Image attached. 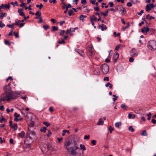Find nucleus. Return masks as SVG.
Returning <instances> with one entry per match:
<instances>
[{
    "label": "nucleus",
    "instance_id": "nucleus-1",
    "mask_svg": "<svg viewBox=\"0 0 156 156\" xmlns=\"http://www.w3.org/2000/svg\"><path fill=\"white\" fill-rule=\"evenodd\" d=\"M12 99H13L12 91L7 92L6 91L1 95L0 98V104H1L2 101H8Z\"/></svg>",
    "mask_w": 156,
    "mask_h": 156
},
{
    "label": "nucleus",
    "instance_id": "nucleus-2",
    "mask_svg": "<svg viewBox=\"0 0 156 156\" xmlns=\"http://www.w3.org/2000/svg\"><path fill=\"white\" fill-rule=\"evenodd\" d=\"M34 116V115L31 113H28L25 116L27 119V121L28 124H30L31 126H33L34 125V122L32 121V117Z\"/></svg>",
    "mask_w": 156,
    "mask_h": 156
},
{
    "label": "nucleus",
    "instance_id": "nucleus-3",
    "mask_svg": "<svg viewBox=\"0 0 156 156\" xmlns=\"http://www.w3.org/2000/svg\"><path fill=\"white\" fill-rule=\"evenodd\" d=\"M147 47L151 50H154L156 49V42L154 40L149 41L147 43Z\"/></svg>",
    "mask_w": 156,
    "mask_h": 156
},
{
    "label": "nucleus",
    "instance_id": "nucleus-4",
    "mask_svg": "<svg viewBox=\"0 0 156 156\" xmlns=\"http://www.w3.org/2000/svg\"><path fill=\"white\" fill-rule=\"evenodd\" d=\"M101 67L102 72L104 74H106L108 72L109 67L108 65L107 64H103L101 66Z\"/></svg>",
    "mask_w": 156,
    "mask_h": 156
},
{
    "label": "nucleus",
    "instance_id": "nucleus-5",
    "mask_svg": "<svg viewBox=\"0 0 156 156\" xmlns=\"http://www.w3.org/2000/svg\"><path fill=\"white\" fill-rule=\"evenodd\" d=\"M115 9L116 11H121L122 13L123 14H124L126 12V10L125 9L122 5H118L116 6L115 7Z\"/></svg>",
    "mask_w": 156,
    "mask_h": 156
},
{
    "label": "nucleus",
    "instance_id": "nucleus-6",
    "mask_svg": "<svg viewBox=\"0 0 156 156\" xmlns=\"http://www.w3.org/2000/svg\"><path fill=\"white\" fill-rule=\"evenodd\" d=\"M35 133L33 131H30L28 129V130L26 136L27 138L33 140L35 136Z\"/></svg>",
    "mask_w": 156,
    "mask_h": 156
},
{
    "label": "nucleus",
    "instance_id": "nucleus-7",
    "mask_svg": "<svg viewBox=\"0 0 156 156\" xmlns=\"http://www.w3.org/2000/svg\"><path fill=\"white\" fill-rule=\"evenodd\" d=\"M78 148V147L76 146H71L69 148V151L70 152V154L74 156H75L76 154V150Z\"/></svg>",
    "mask_w": 156,
    "mask_h": 156
},
{
    "label": "nucleus",
    "instance_id": "nucleus-8",
    "mask_svg": "<svg viewBox=\"0 0 156 156\" xmlns=\"http://www.w3.org/2000/svg\"><path fill=\"white\" fill-rule=\"evenodd\" d=\"M33 141V139L28 138L26 136V138L25 141V144L26 145H31Z\"/></svg>",
    "mask_w": 156,
    "mask_h": 156
},
{
    "label": "nucleus",
    "instance_id": "nucleus-9",
    "mask_svg": "<svg viewBox=\"0 0 156 156\" xmlns=\"http://www.w3.org/2000/svg\"><path fill=\"white\" fill-rule=\"evenodd\" d=\"M154 7L155 6L153 4H148L146 6V10L149 12L152 8Z\"/></svg>",
    "mask_w": 156,
    "mask_h": 156
},
{
    "label": "nucleus",
    "instance_id": "nucleus-10",
    "mask_svg": "<svg viewBox=\"0 0 156 156\" xmlns=\"http://www.w3.org/2000/svg\"><path fill=\"white\" fill-rule=\"evenodd\" d=\"M150 30L148 27H144L141 29V32L144 34H146Z\"/></svg>",
    "mask_w": 156,
    "mask_h": 156
},
{
    "label": "nucleus",
    "instance_id": "nucleus-11",
    "mask_svg": "<svg viewBox=\"0 0 156 156\" xmlns=\"http://www.w3.org/2000/svg\"><path fill=\"white\" fill-rule=\"evenodd\" d=\"M71 144V143L70 141H68L65 144L64 147L68 151H69V146Z\"/></svg>",
    "mask_w": 156,
    "mask_h": 156
},
{
    "label": "nucleus",
    "instance_id": "nucleus-12",
    "mask_svg": "<svg viewBox=\"0 0 156 156\" xmlns=\"http://www.w3.org/2000/svg\"><path fill=\"white\" fill-rule=\"evenodd\" d=\"M119 56V54L117 52H115V53L113 56V59L115 61V62H116L117 61V59L118 58Z\"/></svg>",
    "mask_w": 156,
    "mask_h": 156
},
{
    "label": "nucleus",
    "instance_id": "nucleus-13",
    "mask_svg": "<svg viewBox=\"0 0 156 156\" xmlns=\"http://www.w3.org/2000/svg\"><path fill=\"white\" fill-rule=\"evenodd\" d=\"M20 94V93L18 92H15L14 93L12 91V96L13 99H16L17 97H19Z\"/></svg>",
    "mask_w": 156,
    "mask_h": 156
},
{
    "label": "nucleus",
    "instance_id": "nucleus-14",
    "mask_svg": "<svg viewBox=\"0 0 156 156\" xmlns=\"http://www.w3.org/2000/svg\"><path fill=\"white\" fill-rule=\"evenodd\" d=\"M134 50H132L130 51V55L132 57H136L138 55V53L135 52Z\"/></svg>",
    "mask_w": 156,
    "mask_h": 156
},
{
    "label": "nucleus",
    "instance_id": "nucleus-15",
    "mask_svg": "<svg viewBox=\"0 0 156 156\" xmlns=\"http://www.w3.org/2000/svg\"><path fill=\"white\" fill-rule=\"evenodd\" d=\"M94 73L95 75H99L100 74V73L98 67L95 69L94 71Z\"/></svg>",
    "mask_w": 156,
    "mask_h": 156
},
{
    "label": "nucleus",
    "instance_id": "nucleus-16",
    "mask_svg": "<svg viewBox=\"0 0 156 156\" xmlns=\"http://www.w3.org/2000/svg\"><path fill=\"white\" fill-rule=\"evenodd\" d=\"M18 135L19 137L21 138H23L25 136V133L23 131H22L21 133H19Z\"/></svg>",
    "mask_w": 156,
    "mask_h": 156
},
{
    "label": "nucleus",
    "instance_id": "nucleus-17",
    "mask_svg": "<svg viewBox=\"0 0 156 156\" xmlns=\"http://www.w3.org/2000/svg\"><path fill=\"white\" fill-rule=\"evenodd\" d=\"M18 12L20 16H24L25 14L23 12V9H18Z\"/></svg>",
    "mask_w": 156,
    "mask_h": 156
},
{
    "label": "nucleus",
    "instance_id": "nucleus-18",
    "mask_svg": "<svg viewBox=\"0 0 156 156\" xmlns=\"http://www.w3.org/2000/svg\"><path fill=\"white\" fill-rule=\"evenodd\" d=\"M104 122L103 121L102 119L100 118L99 119L98 123L97 125H102L103 124Z\"/></svg>",
    "mask_w": 156,
    "mask_h": 156
},
{
    "label": "nucleus",
    "instance_id": "nucleus-19",
    "mask_svg": "<svg viewBox=\"0 0 156 156\" xmlns=\"http://www.w3.org/2000/svg\"><path fill=\"white\" fill-rule=\"evenodd\" d=\"M1 5L3 9L7 8L8 9H9L10 7L9 3L8 4H6L5 5H4V4H2Z\"/></svg>",
    "mask_w": 156,
    "mask_h": 156
},
{
    "label": "nucleus",
    "instance_id": "nucleus-20",
    "mask_svg": "<svg viewBox=\"0 0 156 156\" xmlns=\"http://www.w3.org/2000/svg\"><path fill=\"white\" fill-rule=\"evenodd\" d=\"M81 56H83L84 51L83 50H78L76 51Z\"/></svg>",
    "mask_w": 156,
    "mask_h": 156
},
{
    "label": "nucleus",
    "instance_id": "nucleus-21",
    "mask_svg": "<svg viewBox=\"0 0 156 156\" xmlns=\"http://www.w3.org/2000/svg\"><path fill=\"white\" fill-rule=\"evenodd\" d=\"M47 129H48L46 127L44 126L42 127V128L41 129L40 131L41 132H43V133H44L46 132V131L47 130Z\"/></svg>",
    "mask_w": 156,
    "mask_h": 156
},
{
    "label": "nucleus",
    "instance_id": "nucleus-22",
    "mask_svg": "<svg viewBox=\"0 0 156 156\" xmlns=\"http://www.w3.org/2000/svg\"><path fill=\"white\" fill-rule=\"evenodd\" d=\"M97 18L94 15L90 18V21H96L97 20Z\"/></svg>",
    "mask_w": 156,
    "mask_h": 156
},
{
    "label": "nucleus",
    "instance_id": "nucleus-23",
    "mask_svg": "<svg viewBox=\"0 0 156 156\" xmlns=\"http://www.w3.org/2000/svg\"><path fill=\"white\" fill-rule=\"evenodd\" d=\"M14 130H16L17 129L18 126L16 123L14 124L12 126V127H11Z\"/></svg>",
    "mask_w": 156,
    "mask_h": 156
},
{
    "label": "nucleus",
    "instance_id": "nucleus-24",
    "mask_svg": "<svg viewBox=\"0 0 156 156\" xmlns=\"http://www.w3.org/2000/svg\"><path fill=\"white\" fill-rule=\"evenodd\" d=\"M99 27H100L101 28V30L102 31H103L104 30H106L107 28L106 26L104 24H102L101 26H99Z\"/></svg>",
    "mask_w": 156,
    "mask_h": 156
},
{
    "label": "nucleus",
    "instance_id": "nucleus-25",
    "mask_svg": "<svg viewBox=\"0 0 156 156\" xmlns=\"http://www.w3.org/2000/svg\"><path fill=\"white\" fill-rule=\"evenodd\" d=\"M108 10H107L105 11V12H101V13L103 15V16L105 17L107 16L108 15Z\"/></svg>",
    "mask_w": 156,
    "mask_h": 156
},
{
    "label": "nucleus",
    "instance_id": "nucleus-26",
    "mask_svg": "<svg viewBox=\"0 0 156 156\" xmlns=\"http://www.w3.org/2000/svg\"><path fill=\"white\" fill-rule=\"evenodd\" d=\"M9 87H6V86H5L4 87V90H5V91H7V92H9L10 91H11V87H9V88H8Z\"/></svg>",
    "mask_w": 156,
    "mask_h": 156
},
{
    "label": "nucleus",
    "instance_id": "nucleus-27",
    "mask_svg": "<svg viewBox=\"0 0 156 156\" xmlns=\"http://www.w3.org/2000/svg\"><path fill=\"white\" fill-rule=\"evenodd\" d=\"M141 135L144 136H147V134L146 130H144L141 133Z\"/></svg>",
    "mask_w": 156,
    "mask_h": 156
},
{
    "label": "nucleus",
    "instance_id": "nucleus-28",
    "mask_svg": "<svg viewBox=\"0 0 156 156\" xmlns=\"http://www.w3.org/2000/svg\"><path fill=\"white\" fill-rule=\"evenodd\" d=\"M74 156H84V152L83 151L81 153H78L77 154L76 153V155Z\"/></svg>",
    "mask_w": 156,
    "mask_h": 156
},
{
    "label": "nucleus",
    "instance_id": "nucleus-29",
    "mask_svg": "<svg viewBox=\"0 0 156 156\" xmlns=\"http://www.w3.org/2000/svg\"><path fill=\"white\" fill-rule=\"evenodd\" d=\"M65 132H67L69 134V130L66 129H64L62 130V136H64L65 134Z\"/></svg>",
    "mask_w": 156,
    "mask_h": 156
},
{
    "label": "nucleus",
    "instance_id": "nucleus-30",
    "mask_svg": "<svg viewBox=\"0 0 156 156\" xmlns=\"http://www.w3.org/2000/svg\"><path fill=\"white\" fill-rule=\"evenodd\" d=\"M86 16H83V15H81L80 16V20H82L83 22V21L84 20V18L86 17Z\"/></svg>",
    "mask_w": 156,
    "mask_h": 156
},
{
    "label": "nucleus",
    "instance_id": "nucleus-31",
    "mask_svg": "<svg viewBox=\"0 0 156 156\" xmlns=\"http://www.w3.org/2000/svg\"><path fill=\"white\" fill-rule=\"evenodd\" d=\"M121 122H116L115 124V126L116 127L119 128L121 126Z\"/></svg>",
    "mask_w": 156,
    "mask_h": 156
},
{
    "label": "nucleus",
    "instance_id": "nucleus-32",
    "mask_svg": "<svg viewBox=\"0 0 156 156\" xmlns=\"http://www.w3.org/2000/svg\"><path fill=\"white\" fill-rule=\"evenodd\" d=\"M80 147L81 149H82L83 151H85L86 150V148L84 145L80 144Z\"/></svg>",
    "mask_w": 156,
    "mask_h": 156
},
{
    "label": "nucleus",
    "instance_id": "nucleus-33",
    "mask_svg": "<svg viewBox=\"0 0 156 156\" xmlns=\"http://www.w3.org/2000/svg\"><path fill=\"white\" fill-rule=\"evenodd\" d=\"M121 107L125 110L127 109V108H128V107L127 106L125 105L124 104H122L121 105Z\"/></svg>",
    "mask_w": 156,
    "mask_h": 156
},
{
    "label": "nucleus",
    "instance_id": "nucleus-34",
    "mask_svg": "<svg viewBox=\"0 0 156 156\" xmlns=\"http://www.w3.org/2000/svg\"><path fill=\"white\" fill-rule=\"evenodd\" d=\"M95 14L96 15H98V16L99 18L97 20L98 21H99L101 20V17L100 16L99 13H98V12H96V13H95Z\"/></svg>",
    "mask_w": 156,
    "mask_h": 156
},
{
    "label": "nucleus",
    "instance_id": "nucleus-35",
    "mask_svg": "<svg viewBox=\"0 0 156 156\" xmlns=\"http://www.w3.org/2000/svg\"><path fill=\"white\" fill-rule=\"evenodd\" d=\"M21 22V20H19L18 19H16L15 20V24L16 25H18L19 23Z\"/></svg>",
    "mask_w": 156,
    "mask_h": 156
},
{
    "label": "nucleus",
    "instance_id": "nucleus-36",
    "mask_svg": "<svg viewBox=\"0 0 156 156\" xmlns=\"http://www.w3.org/2000/svg\"><path fill=\"white\" fill-rule=\"evenodd\" d=\"M6 13H4L3 14L2 13V14L0 16V18L2 19H3L4 17L6 16Z\"/></svg>",
    "mask_w": 156,
    "mask_h": 156
},
{
    "label": "nucleus",
    "instance_id": "nucleus-37",
    "mask_svg": "<svg viewBox=\"0 0 156 156\" xmlns=\"http://www.w3.org/2000/svg\"><path fill=\"white\" fill-rule=\"evenodd\" d=\"M89 51L88 53L90 55H93V53L92 51V49L90 48L88 50Z\"/></svg>",
    "mask_w": 156,
    "mask_h": 156
},
{
    "label": "nucleus",
    "instance_id": "nucleus-38",
    "mask_svg": "<svg viewBox=\"0 0 156 156\" xmlns=\"http://www.w3.org/2000/svg\"><path fill=\"white\" fill-rule=\"evenodd\" d=\"M129 23H126V26H125V27H122V29L123 30H125L126 29L128 28L129 27Z\"/></svg>",
    "mask_w": 156,
    "mask_h": 156
},
{
    "label": "nucleus",
    "instance_id": "nucleus-39",
    "mask_svg": "<svg viewBox=\"0 0 156 156\" xmlns=\"http://www.w3.org/2000/svg\"><path fill=\"white\" fill-rule=\"evenodd\" d=\"M36 7H38L40 9H41L42 7H43V5L41 3L40 5H36Z\"/></svg>",
    "mask_w": 156,
    "mask_h": 156
},
{
    "label": "nucleus",
    "instance_id": "nucleus-40",
    "mask_svg": "<svg viewBox=\"0 0 156 156\" xmlns=\"http://www.w3.org/2000/svg\"><path fill=\"white\" fill-rule=\"evenodd\" d=\"M129 131H131L132 132H133L134 131V129L133 128L132 126H130L129 127Z\"/></svg>",
    "mask_w": 156,
    "mask_h": 156
},
{
    "label": "nucleus",
    "instance_id": "nucleus-41",
    "mask_svg": "<svg viewBox=\"0 0 156 156\" xmlns=\"http://www.w3.org/2000/svg\"><path fill=\"white\" fill-rule=\"evenodd\" d=\"M151 115V112H149V114H147V116L148 117L147 119L148 120H150Z\"/></svg>",
    "mask_w": 156,
    "mask_h": 156
},
{
    "label": "nucleus",
    "instance_id": "nucleus-42",
    "mask_svg": "<svg viewBox=\"0 0 156 156\" xmlns=\"http://www.w3.org/2000/svg\"><path fill=\"white\" fill-rule=\"evenodd\" d=\"M43 124L47 127H48L50 126V124L48 122H43Z\"/></svg>",
    "mask_w": 156,
    "mask_h": 156
},
{
    "label": "nucleus",
    "instance_id": "nucleus-43",
    "mask_svg": "<svg viewBox=\"0 0 156 156\" xmlns=\"http://www.w3.org/2000/svg\"><path fill=\"white\" fill-rule=\"evenodd\" d=\"M58 30V28L57 27L55 26H53L52 27V30L53 31H57Z\"/></svg>",
    "mask_w": 156,
    "mask_h": 156
},
{
    "label": "nucleus",
    "instance_id": "nucleus-44",
    "mask_svg": "<svg viewBox=\"0 0 156 156\" xmlns=\"http://www.w3.org/2000/svg\"><path fill=\"white\" fill-rule=\"evenodd\" d=\"M13 80L12 77L11 76L7 78L6 79V80L7 82H8V80Z\"/></svg>",
    "mask_w": 156,
    "mask_h": 156
},
{
    "label": "nucleus",
    "instance_id": "nucleus-45",
    "mask_svg": "<svg viewBox=\"0 0 156 156\" xmlns=\"http://www.w3.org/2000/svg\"><path fill=\"white\" fill-rule=\"evenodd\" d=\"M121 45L120 44H118L115 48V50L118 51V50L121 47Z\"/></svg>",
    "mask_w": 156,
    "mask_h": 156
},
{
    "label": "nucleus",
    "instance_id": "nucleus-46",
    "mask_svg": "<svg viewBox=\"0 0 156 156\" xmlns=\"http://www.w3.org/2000/svg\"><path fill=\"white\" fill-rule=\"evenodd\" d=\"M96 141L95 140H93L91 141V143L93 145H95L96 144Z\"/></svg>",
    "mask_w": 156,
    "mask_h": 156
},
{
    "label": "nucleus",
    "instance_id": "nucleus-47",
    "mask_svg": "<svg viewBox=\"0 0 156 156\" xmlns=\"http://www.w3.org/2000/svg\"><path fill=\"white\" fill-rule=\"evenodd\" d=\"M51 134H52V133H51L50 130H48V133L47 134V136L48 137H50V136H51Z\"/></svg>",
    "mask_w": 156,
    "mask_h": 156
},
{
    "label": "nucleus",
    "instance_id": "nucleus-48",
    "mask_svg": "<svg viewBox=\"0 0 156 156\" xmlns=\"http://www.w3.org/2000/svg\"><path fill=\"white\" fill-rule=\"evenodd\" d=\"M109 129L110 131V133H112V131L113 130V128L111 126H109Z\"/></svg>",
    "mask_w": 156,
    "mask_h": 156
},
{
    "label": "nucleus",
    "instance_id": "nucleus-49",
    "mask_svg": "<svg viewBox=\"0 0 156 156\" xmlns=\"http://www.w3.org/2000/svg\"><path fill=\"white\" fill-rule=\"evenodd\" d=\"M6 119L4 118L3 117H2V118L0 119V122L2 123L3 121H6Z\"/></svg>",
    "mask_w": 156,
    "mask_h": 156
},
{
    "label": "nucleus",
    "instance_id": "nucleus-50",
    "mask_svg": "<svg viewBox=\"0 0 156 156\" xmlns=\"http://www.w3.org/2000/svg\"><path fill=\"white\" fill-rule=\"evenodd\" d=\"M4 42H5V44L6 45H7V44H9V45H10V44L9 43V41L8 40H4Z\"/></svg>",
    "mask_w": 156,
    "mask_h": 156
},
{
    "label": "nucleus",
    "instance_id": "nucleus-51",
    "mask_svg": "<svg viewBox=\"0 0 156 156\" xmlns=\"http://www.w3.org/2000/svg\"><path fill=\"white\" fill-rule=\"evenodd\" d=\"M90 136L89 135H85L84 136V140L87 139L88 140L90 138Z\"/></svg>",
    "mask_w": 156,
    "mask_h": 156
},
{
    "label": "nucleus",
    "instance_id": "nucleus-52",
    "mask_svg": "<svg viewBox=\"0 0 156 156\" xmlns=\"http://www.w3.org/2000/svg\"><path fill=\"white\" fill-rule=\"evenodd\" d=\"M43 27L46 30L49 28V26L48 25H44Z\"/></svg>",
    "mask_w": 156,
    "mask_h": 156
},
{
    "label": "nucleus",
    "instance_id": "nucleus-53",
    "mask_svg": "<svg viewBox=\"0 0 156 156\" xmlns=\"http://www.w3.org/2000/svg\"><path fill=\"white\" fill-rule=\"evenodd\" d=\"M47 149L48 150H49L51 149V146L49 144H47Z\"/></svg>",
    "mask_w": 156,
    "mask_h": 156
},
{
    "label": "nucleus",
    "instance_id": "nucleus-54",
    "mask_svg": "<svg viewBox=\"0 0 156 156\" xmlns=\"http://www.w3.org/2000/svg\"><path fill=\"white\" fill-rule=\"evenodd\" d=\"M5 24L4 23H2V21H0V27L2 28L5 27Z\"/></svg>",
    "mask_w": 156,
    "mask_h": 156
},
{
    "label": "nucleus",
    "instance_id": "nucleus-55",
    "mask_svg": "<svg viewBox=\"0 0 156 156\" xmlns=\"http://www.w3.org/2000/svg\"><path fill=\"white\" fill-rule=\"evenodd\" d=\"M71 7V6L70 4H69L67 5L66 7V10H68V9L69 8H70Z\"/></svg>",
    "mask_w": 156,
    "mask_h": 156
},
{
    "label": "nucleus",
    "instance_id": "nucleus-56",
    "mask_svg": "<svg viewBox=\"0 0 156 156\" xmlns=\"http://www.w3.org/2000/svg\"><path fill=\"white\" fill-rule=\"evenodd\" d=\"M58 43L59 44H65V42L64 41V39H62L61 41H58Z\"/></svg>",
    "mask_w": 156,
    "mask_h": 156
},
{
    "label": "nucleus",
    "instance_id": "nucleus-57",
    "mask_svg": "<svg viewBox=\"0 0 156 156\" xmlns=\"http://www.w3.org/2000/svg\"><path fill=\"white\" fill-rule=\"evenodd\" d=\"M144 10H141L140 12H138L137 13V14L140 16H141L142 13H143L144 12Z\"/></svg>",
    "mask_w": 156,
    "mask_h": 156
},
{
    "label": "nucleus",
    "instance_id": "nucleus-58",
    "mask_svg": "<svg viewBox=\"0 0 156 156\" xmlns=\"http://www.w3.org/2000/svg\"><path fill=\"white\" fill-rule=\"evenodd\" d=\"M73 11L72 10H70L69 11V16H71L72 15V14H73Z\"/></svg>",
    "mask_w": 156,
    "mask_h": 156
},
{
    "label": "nucleus",
    "instance_id": "nucleus-59",
    "mask_svg": "<svg viewBox=\"0 0 156 156\" xmlns=\"http://www.w3.org/2000/svg\"><path fill=\"white\" fill-rule=\"evenodd\" d=\"M35 15L36 16H40V15H41V12H39V11H37L36 13H35Z\"/></svg>",
    "mask_w": 156,
    "mask_h": 156
},
{
    "label": "nucleus",
    "instance_id": "nucleus-60",
    "mask_svg": "<svg viewBox=\"0 0 156 156\" xmlns=\"http://www.w3.org/2000/svg\"><path fill=\"white\" fill-rule=\"evenodd\" d=\"M51 21L53 23H56L57 21L56 20L54 19H51Z\"/></svg>",
    "mask_w": 156,
    "mask_h": 156
},
{
    "label": "nucleus",
    "instance_id": "nucleus-61",
    "mask_svg": "<svg viewBox=\"0 0 156 156\" xmlns=\"http://www.w3.org/2000/svg\"><path fill=\"white\" fill-rule=\"evenodd\" d=\"M14 116L15 117L19 118L20 116V114H17L16 113H15Z\"/></svg>",
    "mask_w": 156,
    "mask_h": 156
},
{
    "label": "nucleus",
    "instance_id": "nucleus-62",
    "mask_svg": "<svg viewBox=\"0 0 156 156\" xmlns=\"http://www.w3.org/2000/svg\"><path fill=\"white\" fill-rule=\"evenodd\" d=\"M94 9L97 11H99V8L98 6L94 8Z\"/></svg>",
    "mask_w": 156,
    "mask_h": 156
},
{
    "label": "nucleus",
    "instance_id": "nucleus-63",
    "mask_svg": "<svg viewBox=\"0 0 156 156\" xmlns=\"http://www.w3.org/2000/svg\"><path fill=\"white\" fill-rule=\"evenodd\" d=\"M104 80L107 81H109V77H105L104 78Z\"/></svg>",
    "mask_w": 156,
    "mask_h": 156
},
{
    "label": "nucleus",
    "instance_id": "nucleus-64",
    "mask_svg": "<svg viewBox=\"0 0 156 156\" xmlns=\"http://www.w3.org/2000/svg\"><path fill=\"white\" fill-rule=\"evenodd\" d=\"M49 2L50 3H51L52 2H53L54 3H56L57 2V1H56V0H50L49 1Z\"/></svg>",
    "mask_w": 156,
    "mask_h": 156
}]
</instances>
